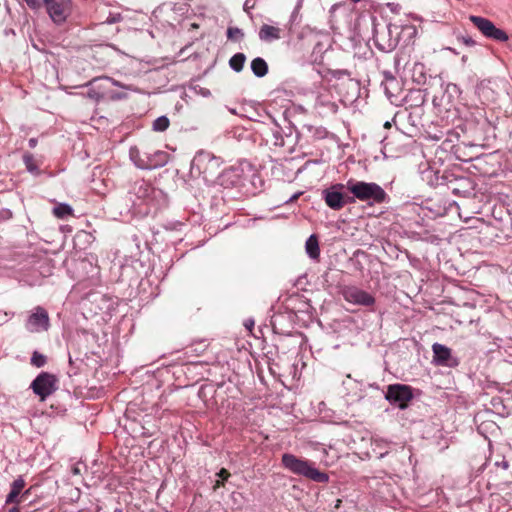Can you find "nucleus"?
<instances>
[{"instance_id":"6","label":"nucleus","mask_w":512,"mask_h":512,"mask_svg":"<svg viewBox=\"0 0 512 512\" xmlns=\"http://www.w3.org/2000/svg\"><path fill=\"white\" fill-rule=\"evenodd\" d=\"M47 14L56 25L64 24L72 13V0H42Z\"/></svg>"},{"instance_id":"15","label":"nucleus","mask_w":512,"mask_h":512,"mask_svg":"<svg viewBox=\"0 0 512 512\" xmlns=\"http://www.w3.org/2000/svg\"><path fill=\"white\" fill-rule=\"evenodd\" d=\"M259 39L263 42H272L281 38V29L277 26L263 24L258 32Z\"/></svg>"},{"instance_id":"16","label":"nucleus","mask_w":512,"mask_h":512,"mask_svg":"<svg viewBox=\"0 0 512 512\" xmlns=\"http://www.w3.org/2000/svg\"><path fill=\"white\" fill-rule=\"evenodd\" d=\"M24 487H25V481L22 477H18L17 479H15L11 484V490L6 497L5 503L6 504L20 503L19 496Z\"/></svg>"},{"instance_id":"39","label":"nucleus","mask_w":512,"mask_h":512,"mask_svg":"<svg viewBox=\"0 0 512 512\" xmlns=\"http://www.w3.org/2000/svg\"><path fill=\"white\" fill-rule=\"evenodd\" d=\"M99 78H93L91 81L87 82L84 86L88 87L89 85H91L93 82H96Z\"/></svg>"},{"instance_id":"35","label":"nucleus","mask_w":512,"mask_h":512,"mask_svg":"<svg viewBox=\"0 0 512 512\" xmlns=\"http://www.w3.org/2000/svg\"><path fill=\"white\" fill-rule=\"evenodd\" d=\"M36 144H37V140H36L35 138H31V139L29 140V146H30L31 148H34V147L36 146Z\"/></svg>"},{"instance_id":"26","label":"nucleus","mask_w":512,"mask_h":512,"mask_svg":"<svg viewBox=\"0 0 512 512\" xmlns=\"http://www.w3.org/2000/svg\"><path fill=\"white\" fill-rule=\"evenodd\" d=\"M244 37V33L240 28L237 27H229L227 29V38L233 41L242 40Z\"/></svg>"},{"instance_id":"9","label":"nucleus","mask_w":512,"mask_h":512,"mask_svg":"<svg viewBox=\"0 0 512 512\" xmlns=\"http://www.w3.org/2000/svg\"><path fill=\"white\" fill-rule=\"evenodd\" d=\"M413 398L412 388L404 384H392L387 388L385 399L400 409H405Z\"/></svg>"},{"instance_id":"20","label":"nucleus","mask_w":512,"mask_h":512,"mask_svg":"<svg viewBox=\"0 0 512 512\" xmlns=\"http://www.w3.org/2000/svg\"><path fill=\"white\" fill-rule=\"evenodd\" d=\"M306 252L311 259H318L320 256L319 242L316 235H310L305 244Z\"/></svg>"},{"instance_id":"42","label":"nucleus","mask_w":512,"mask_h":512,"mask_svg":"<svg viewBox=\"0 0 512 512\" xmlns=\"http://www.w3.org/2000/svg\"><path fill=\"white\" fill-rule=\"evenodd\" d=\"M467 59H468V57H467L466 55H464V56H462V59H461V60H462V62H463V63H466V62H467Z\"/></svg>"},{"instance_id":"12","label":"nucleus","mask_w":512,"mask_h":512,"mask_svg":"<svg viewBox=\"0 0 512 512\" xmlns=\"http://www.w3.org/2000/svg\"><path fill=\"white\" fill-rule=\"evenodd\" d=\"M156 192L153 185L145 180H138L133 185V193L138 199L146 203H149L153 199Z\"/></svg>"},{"instance_id":"8","label":"nucleus","mask_w":512,"mask_h":512,"mask_svg":"<svg viewBox=\"0 0 512 512\" xmlns=\"http://www.w3.org/2000/svg\"><path fill=\"white\" fill-rule=\"evenodd\" d=\"M469 20L487 38L498 42H506L509 38L504 30L497 28L494 23L487 18L471 15Z\"/></svg>"},{"instance_id":"13","label":"nucleus","mask_w":512,"mask_h":512,"mask_svg":"<svg viewBox=\"0 0 512 512\" xmlns=\"http://www.w3.org/2000/svg\"><path fill=\"white\" fill-rule=\"evenodd\" d=\"M169 158V153L162 150L146 152V170H153L165 166L169 162Z\"/></svg>"},{"instance_id":"27","label":"nucleus","mask_w":512,"mask_h":512,"mask_svg":"<svg viewBox=\"0 0 512 512\" xmlns=\"http://www.w3.org/2000/svg\"><path fill=\"white\" fill-rule=\"evenodd\" d=\"M457 40L468 47H473L476 45V41L472 37L467 35H458Z\"/></svg>"},{"instance_id":"25","label":"nucleus","mask_w":512,"mask_h":512,"mask_svg":"<svg viewBox=\"0 0 512 512\" xmlns=\"http://www.w3.org/2000/svg\"><path fill=\"white\" fill-rule=\"evenodd\" d=\"M47 363V358L45 355L39 353L38 351H34L31 357V364L37 368H41L45 366Z\"/></svg>"},{"instance_id":"43","label":"nucleus","mask_w":512,"mask_h":512,"mask_svg":"<svg viewBox=\"0 0 512 512\" xmlns=\"http://www.w3.org/2000/svg\"><path fill=\"white\" fill-rule=\"evenodd\" d=\"M5 316H9V313L5 312L4 313ZM13 316V313H10V317Z\"/></svg>"},{"instance_id":"5","label":"nucleus","mask_w":512,"mask_h":512,"mask_svg":"<svg viewBox=\"0 0 512 512\" xmlns=\"http://www.w3.org/2000/svg\"><path fill=\"white\" fill-rule=\"evenodd\" d=\"M33 393L40 401H45L58 389V379L54 374L41 372L30 384Z\"/></svg>"},{"instance_id":"41","label":"nucleus","mask_w":512,"mask_h":512,"mask_svg":"<svg viewBox=\"0 0 512 512\" xmlns=\"http://www.w3.org/2000/svg\"><path fill=\"white\" fill-rule=\"evenodd\" d=\"M384 127H385V128H390V127H391V123H390L389 121H386V122L384 123Z\"/></svg>"},{"instance_id":"2","label":"nucleus","mask_w":512,"mask_h":512,"mask_svg":"<svg viewBox=\"0 0 512 512\" xmlns=\"http://www.w3.org/2000/svg\"><path fill=\"white\" fill-rule=\"evenodd\" d=\"M282 465L289 470L290 472L305 477L309 480L318 482V483H327L329 481V476L325 472L319 471L314 463L296 457L293 454L285 453L282 455Z\"/></svg>"},{"instance_id":"28","label":"nucleus","mask_w":512,"mask_h":512,"mask_svg":"<svg viewBox=\"0 0 512 512\" xmlns=\"http://www.w3.org/2000/svg\"><path fill=\"white\" fill-rule=\"evenodd\" d=\"M217 476H218L219 478H221V480H217V481H216L215 488L220 487L221 485H223V482H224V481H226V480L229 478L230 473H229L226 469L222 468V469L217 473Z\"/></svg>"},{"instance_id":"10","label":"nucleus","mask_w":512,"mask_h":512,"mask_svg":"<svg viewBox=\"0 0 512 512\" xmlns=\"http://www.w3.org/2000/svg\"><path fill=\"white\" fill-rule=\"evenodd\" d=\"M25 327L32 333L47 331L50 327V320L47 311L41 306L35 307L31 315L28 317Z\"/></svg>"},{"instance_id":"33","label":"nucleus","mask_w":512,"mask_h":512,"mask_svg":"<svg viewBox=\"0 0 512 512\" xmlns=\"http://www.w3.org/2000/svg\"><path fill=\"white\" fill-rule=\"evenodd\" d=\"M496 465L502 467L503 469H508V467H509V464L507 461H502L501 463L497 462Z\"/></svg>"},{"instance_id":"32","label":"nucleus","mask_w":512,"mask_h":512,"mask_svg":"<svg viewBox=\"0 0 512 512\" xmlns=\"http://www.w3.org/2000/svg\"><path fill=\"white\" fill-rule=\"evenodd\" d=\"M88 96H89L90 98H92V99H99V98H100L99 93H97V92H96V91H94V90H90V91L88 92Z\"/></svg>"},{"instance_id":"37","label":"nucleus","mask_w":512,"mask_h":512,"mask_svg":"<svg viewBox=\"0 0 512 512\" xmlns=\"http://www.w3.org/2000/svg\"><path fill=\"white\" fill-rule=\"evenodd\" d=\"M330 108H331V110H332L333 112H336V111H337L338 106H337L335 103H331V104H330Z\"/></svg>"},{"instance_id":"34","label":"nucleus","mask_w":512,"mask_h":512,"mask_svg":"<svg viewBox=\"0 0 512 512\" xmlns=\"http://www.w3.org/2000/svg\"><path fill=\"white\" fill-rule=\"evenodd\" d=\"M104 79L111 81V82H112V84H113L114 86L122 87V85L120 84V82H118V81H116V80H113V79H111V78H109V77H105Z\"/></svg>"},{"instance_id":"38","label":"nucleus","mask_w":512,"mask_h":512,"mask_svg":"<svg viewBox=\"0 0 512 512\" xmlns=\"http://www.w3.org/2000/svg\"><path fill=\"white\" fill-rule=\"evenodd\" d=\"M446 49H447L448 51L452 52L453 54L458 55V51H456L454 48L447 47Z\"/></svg>"},{"instance_id":"14","label":"nucleus","mask_w":512,"mask_h":512,"mask_svg":"<svg viewBox=\"0 0 512 512\" xmlns=\"http://www.w3.org/2000/svg\"><path fill=\"white\" fill-rule=\"evenodd\" d=\"M219 182L225 188L237 187L242 183V171L238 168H229L220 174Z\"/></svg>"},{"instance_id":"30","label":"nucleus","mask_w":512,"mask_h":512,"mask_svg":"<svg viewBox=\"0 0 512 512\" xmlns=\"http://www.w3.org/2000/svg\"><path fill=\"white\" fill-rule=\"evenodd\" d=\"M303 2H304V0H296V4H295L294 11H293V15L299 12V10L303 6Z\"/></svg>"},{"instance_id":"21","label":"nucleus","mask_w":512,"mask_h":512,"mask_svg":"<svg viewBox=\"0 0 512 512\" xmlns=\"http://www.w3.org/2000/svg\"><path fill=\"white\" fill-rule=\"evenodd\" d=\"M246 61V56L243 53H236L234 54L230 60L229 65L232 70L235 72H241L243 70L244 64Z\"/></svg>"},{"instance_id":"11","label":"nucleus","mask_w":512,"mask_h":512,"mask_svg":"<svg viewBox=\"0 0 512 512\" xmlns=\"http://www.w3.org/2000/svg\"><path fill=\"white\" fill-rule=\"evenodd\" d=\"M433 362L440 366L454 368L459 365L457 357L453 356L450 348L443 344L434 343L432 345Z\"/></svg>"},{"instance_id":"17","label":"nucleus","mask_w":512,"mask_h":512,"mask_svg":"<svg viewBox=\"0 0 512 512\" xmlns=\"http://www.w3.org/2000/svg\"><path fill=\"white\" fill-rule=\"evenodd\" d=\"M371 446L373 452L378 454V458H383L389 453L391 442L383 438H373Z\"/></svg>"},{"instance_id":"19","label":"nucleus","mask_w":512,"mask_h":512,"mask_svg":"<svg viewBox=\"0 0 512 512\" xmlns=\"http://www.w3.org/2000/svg\"><path fill=\"white\" fill-rule=\"evenodd\" d=\"M251 70L256 77L262 78L268 73V64L263 58L256 57L251 61Z\"/></svg>"},{"instance_id":"18","label":"nucleus","mask_w":512,"mask_h":512,"mask_svg":"<svg viewBox=\"0 0 512 512\" xmlns=\"http://www.w3.org/2000/svg\"><path fill=\"white\" fill-rule=\"evenodd\" d=\"M129 158L137 168L146 170V152L141 153L137 147L133 146L129 150Z\"/></svg>"},{"instance_id":"1","label":"nucleus","mask_w":512,"mask_h":512,"mask_svg":"<svg viewBox=\"0 0 512 512\" xmlns=\"http://www.w3.org/2000/svg\"><path fill=\"white\" fill-rule=\"evenodd\" d=\"M346 189L352 194L350 197L354 198V202L358 200L370 206L386 203L389 199L385 190L375 182H365L351 178L346 182Z\"/></svg>"},{"instance_id":"4","label":"nucleus","mask_w":512,"mask_h":512,"mask_svg":"<svg viewBox=\"0 0 512 512\" xmlns=\"http://www.w3.org/2000/svg\"><path fill=\"white\" fill-rule=\"evenodd\" d=\"M346 184L336 183L322 190L321 196L325 204L332 210L339 211L346 204L354 203V198L345 195Z\"/></svg>"},{"instance_id":"36","label":"nucleus","mask_w":512,"mask_h":512,"mask_svg":"<svg viewBox=\"0 0 512 512\" xmlns=\"http://www.w3.org/2000/svg\"><path fill=\"white\" fill-rule=\"evenodd\" d=\"M299 196V193H296L294 194L293 196L290 197L289 200L286 201V203H290V202H293L294 200H296Z\"/></svg>"},{"instance_id":"23","label":"nucleus","mask_w":512,"mask_h":512,"mask_svg":"<svg viewBox=\"0 0 512 512\" xmlns=\"http://www.w3.org/2000/svg\"><path fill=\"white\" fill-rule=\"evenodd\" d=\"M169 125L168 117L160 116L154 120L152 127L154 131L163 132L168 129Z\"/></svg>"},{"instance_id":"44","label":"nucleus","mask_w":512,"mask_h":512,"mask_svg":"<svg viewBox=\"0 0 512 512\" xmlns=\"http://www.w3.org/2000/svg\"><path fill=\"white\" fill-rule=\"evenodd\" d=\"M417 67H419L420 69H423V65H416V66H415V69H416Z\"/></svg>"},{"instance_id":"22","label":"nucleus","mask_w":512,"mask_h":512,"mask_svg":"<svg viewBox=\"0 0 512 512\" xmlns=\"http://www.w3.org/2000/svg\"><path fill=\"white\" fill-rule=\"evenodd\" d=\"M23 161L26 169L32 174H39V168L32 154H25Z\"/></svg>"},{"instance_id":"29","label":"nucleus","mask_w":512,"mask_h":512,"mask_svg":"<svg viewBox=\"0 0 512 512\" xmlns=\"http://www.w3.org/2000/svg\"><path fill=\"white\" fill-rule=\"evenodd\" d=\"M27 6L33 10L39 9L41 7V0H24Z\"/></svg>"},{"instance_id":"40","label":"nucleus","mask_w":512,"mask_h":512,"mask_svg":"<svg viewBox=\"0 0 512 512\" xmlns=\"http://www.w3.org/2000/svg\"><path fill=\"white\" fill-rule=\"evenodd\" d=\"M8 512H20L19 508L18 507H12L9 509Z\"/></svg>"},{"instance_id":"3","label":"nucleus","mask_w":512,"mask_h":512,"mask_svg":"<svg viewBox=\"0 0 512 512\" xmlns=\"http://www.w3.org/2000/svg\"><path fill=\"white\" fill-rule=\"evenodd\" d=\"M223 164V160L209 151L201 150L196 153L191 162V171L203 175L204 179L215 176Z\"/></svg>"},{"instance_id":"7","label":"nucleus","mask_w":512,"mask_h":512,"mask_svg":"<svg viewBox=\"0 0 512 512\" xmlns=\"http://www.w3.org/2000/svg\"><path fill=\"white\" fill-rule=\"evenodd\" d=\"M340 293L346 302L353 305L371 307L376 302L375 297L371 293L355 285L343 286Z\"/></svg>"},{"instance_id":"24","label":"nucleus","mask_w":512,"mask_h":512,"mask_svg":"<svg viewBox=\"0 0 512 512\" xmlns=\"http://www.w3.org/2000/svg\"><path fill=\"white\" fill-rule=\"evenodd\" d=\"M53 213L58 218H64L72 215L73 210L68 204H59L53 209Z\"/></svg>"},{"instance_id":"31","label":"nucleus","mask_w":512,"mask_h":512,"mask_svg":"<svg viewBox=\"0 0 512 512\" xmlns=\"http://www.w3.org/2000/svg\"><path fill=\"white\" fill-rule=\"evenodd\" d=\"M276 140H275V145H280L282 146L283 145V138L281 136H279V133L278 131L274 134Z\"/></svg>"}]
</instances>
